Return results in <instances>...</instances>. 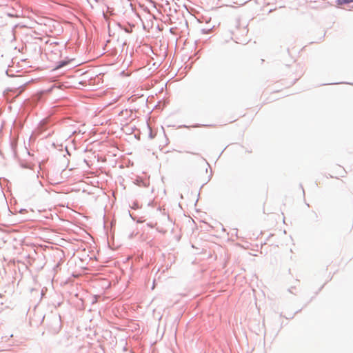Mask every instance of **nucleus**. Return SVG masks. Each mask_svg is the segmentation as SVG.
<instances>
[{"label":"nucleus","instance_id":"1","mask_svg":"<svg viewBox=\"0 0 353 353\" xmlns=\"http://www.w3.org/2000/svg\"><path fill=\"white\" fill-rule=\"evenodd\" d=\"M332 174V176L336 178L344 177L346 174V171L342 166L336 165L333 168Z\"/></svg>","mask_w":353,"mask_h":353},{"label":"nucleus","instance_id":"2","mask_svg":"<svg viewBox=\"0 0 353 353\" xmlns=\"http://www.w3.org/2000/svg\"><path fill=\"white\" fill-rule=\"evenodd\" d=\"M353 0H336V3L337 6H342L343 4L352 3Z\"/></svg>","mask_w":353,"mask_h":353},{"label":"nucleus","instance_id":"3","mask_svg":"<svg viewBox=\"0 0 353 353\" xmlns=\"http://www.w3.org/2000/svg\"><path fill=\"white\" fill-rule=\"evenodd\" d=\"M8 15L11 16V17H18V15L17 14H14V13H8Z\"/></svg>","mask_w":353,"mask_h":353}]
</instances>
